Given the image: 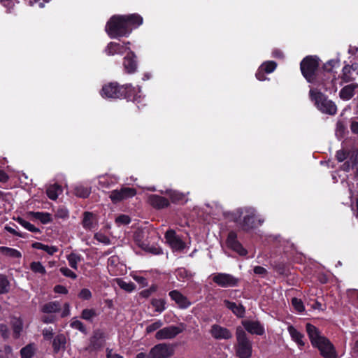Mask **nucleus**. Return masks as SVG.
Here are the masks:
<instances>
[{
    "mask_svg": "<svg viewBox=\"0 0 358 358\" xmlns=\"http://www.w3.org/2000/svg\"><path fill=\"white\" fill-rule=\"evenodd\" d=\"M254 273L257 275H264L266 273V270L262 266H257L254 268Z\"/></svg>",
    "mask_w": 358,
    "mask_h": 358,
    "instance_id": "nucleus-61",
    "label": "nucleus"
},
{
    "mask_svg": "<svg viewBox=\"0 0 358 358\" xmlns=\"http://www.w3.org/2000/svg\"><path fill=\"white\" fill-rule=\"evenodd\" d=\"M350 130L353 134L358 135V120H352L351 124H350Z\"/></svg>",
    "mask_w": 358,
    "mask_h": 358,
    "instance_id": "nucleus-60",
    "label": "nucleus"
},
{
    "mask_svg": "<svg viewBox=\"0 0 358 358\" xmlns=\"http://www.w3.org/2000/svg\"><path fill=\"white\" fill-rule=\"evenodd\" d=\"M10 283L5 276H0V294H4L9 291Z\"/></svg>",
    "mask_w": 358,
    "mask_h": 358,
    "instance_id": "nucleus-46",
    "label": "nucleus"
},
{
    "mask_svg": "<svg viewBox=\"0 0 358 358\" xmlns=\"http://www.w3.org/2000/svg\"><path fill=\"white\" fill-rule=\"evenodd\" d=\"M143 23V17L138 14L113 15L106 25V31L111 38L128 36L133 29Z\"/></svg>",
    "mask_w": 358,
    "mask_h": 358,
    "instance_id": "nucleus-1",
    "label": "nucleus"
},
{
    "mask_svg": "<svg viewBox=\"0 0 358 358\" xmlns=\"http://www.w3.org/2000/svg\"><path fill=\"white\" fill-rule=\"evenodd\" d=\"M66 259L69 262V266L72 268L77 270L78 264L82 261L83 258L80 255L75 252H71L66 256Z\"/></svg>",
    "mask_w": 358,
    "mask_h": 358,
    "instance_id": "nucleus-32",
    "label": "nucleus"
},
{
    "mask_svg": "<svg viewBox=\"0 0 358 358\" xmlns=\"http://www.w3.org/2000/svg\"><path fill=\"white\" fill-rule=\"evenodd\" d=\"M0 252L6 257L13 259H20L22 257V253L15 248L1 246Z\"/></svg>",
    "mask_w": 358,
    "mask_h": 358,
    "instance_id": "nucleus-28",
    "label": "nucleus"
},
{
    "mask_svg": "<svg viewBox=\"0 0 358 358\" xmlns=\"http://www.w3.org/2000/svg\"><path fill=\"white\" fill-rule=\"evenodd\" d=\"M210 334L217 340H228L232 337V334L228 329L216 324L211 326Z\"/></svg>",
    "mask_w": 358,
    "mask_h": 358,
    "instance_id": "nucleus-16",
    "label": "nucleus"
},
{
    "mask_svg": "<svg viewBox=\"0 0 358 358\" xmlns=\"http://www.w3.org/2000/svg\"><path fill=\"white\" fill-rule=\"evenodd\" d=\"M162 194H166L169 196L171 200L173 203L182 202L185 201V195L183 193L179 192L176 190L167 189L164 192L161 190Z\"/></svg>",
    "mask_w": 358,
    "mask_h": 358,
    "instance_id": "nucleus-27",
    "label": "nucleus"
},
{
    "mask_svg": "<svg viewBox=\"0 0 358 358\" xmlns=\"http://www.w3.org/2000/svg\"><path fill=\"white\" fill-rule=\"evenodd\" d=\"M152 305L157 312H162L165 309V302L162 299H155L152 300Z\"/></svg>",
    "mask_w": 358,
    "mask_h": 358,
    "instance_id": "nucleus-47",
    "label": "nucleus"
},
{
    "mask_svg": "<svg viewBox=\"0 0 358 358\" xmlns=\"http://www.w3.org/2000/svg\"><path fill=\"white\" fill-rule=\"evenodd\" d=\"M101 96L105 99H128L136 104L141 103L144 97L140 87L137 88L131 84L120 86L117 83H110L103 86Z\"/></svg>",
    "mask_w": 358,
    "mask_h": 358,
    "instance_id": "nucleus-2",
    "label": "nucleus"
},
{
    "mask_svg": "<svg viewBox=\"0 0 358 358\" xmlns=\"http://www.w3.org/2000/svg\"><path fill=\"white\" fill-rule=\"evenodd\" d=\"M94 238L100 243L105 245L110 244V239L103 234L96 233L94 234Z\"/></svg>",
    "mask_w": 358,
    "mask_h": 358,
    "instance_id": "nucleus-53",
    "label": "nucleus"
},
{
    "mask_svg": "<svg viewBox=\"0 0 358 358\" xmlns=\"http://www.w3.org/2000/svg\"><path fill=\"white\" fill-rule=\"evenodd\" d=\"M59 271L62 273L63 275L65 277L69 278L71 279L75 280L77 278V275L70 268L66 266H63L59 268Z\"/></svg>",
    "mask_w": 358,
    "mask_h": 358,
    "instance_id": "nucleus-48",
    "label": "nucleus"
},
{
    "mask_svg": "<svg viewBox=\"0 0 358 358\" xmlns=\"http://www.w3.org/2000/svg\"><path fill=\"white\" fill-rule=\"evenodd\" d=\"M318 66V59L315 57H306L301 62V73L308 83L314 80Z\"/></svg>",
    "mask_w": 358,
    "mask_h": 358,
    "instance_id": "nucleus-8",
    "label": "nucleus"
},
{
    "mask_svg": "<svg viewBox=\"0 0 358 358\" xmlns=\"http://www.w3.org/2000/svg\"><path fill=\"white\" fill-rule=\"evenodd\" d=\"M83 226L87 229H92L94 228V217L92 213L89 212H85L84 213Z\"/></svg>",
    "mask_w": 358,
    "mask_h": 358,
    "instance_id": "nucleus-35",
    "label": "nucleus"
},
{
    "mask_svg": "<svg viewBox=\"0 0 358 358\" xmlns=\"http://www.w3.org/2000/svg\"><path fill=\"white\" fill-rule=\"evenodd\" d=\"M287 331L292 339L297 343L299 348L304 346L305 343L303 341V335L301 333L292 325L288 326Z\"/></svg>",
    "mask_w": 358,
    "mask_h": 358,
    "instance_id": "nucleus-24",
    "label": "nucleus"
},
{
    "mask_svg": "<svg viewBox=\"0 0 358 358\" xmlns=\"http://www.w3.org/2000/svg\"><path fill=\"white\" fill-rule=\"evenodd\" d=\"M18 223L22 225L24 228L27 229L29 231L31 232H38L39 229L36 228L34 225L29 222L28 221L22 219V218H18L17 220Z\"/></svg>",
    "mask_w": 358,
    "mask_h": 358,
    "instance_id": "nucleus-42",
    "label": "nucleus"
},
{
    "mask_svg": "<svg viewBox=\"0 0 358 358\" xmlns=\"http://www.w3.org/2000/svg\"><path fill=\"white\" fill-rule=\"evenodd\" d=\"M119 263V258L117 256H111L108 259V267L110 271L115 272L112 268L115 267Z\"/></svg>",
    "mask_w": 358,
    "mask_h": 358,
    "instance_id": "nucleus-50",
    "label": "nucleus"
},
{
    "mask_svg": "<svg viewBox=\"0 0 358 358\" xmlns=\"http://www.w3.org/2000/svg\"><path fill=\"white\" fill-rule=\"evenodd\" d=\"M131 276L141 287H146L148 285V280L143 276L138 275L136 273H131Z\"/></svg>",
    "mask_w": 358,
    "mask_h": 358,
    "instance_id": "nucleus-49",
    "label": "nucleus"
},
{
    "mask_svg": "<svg viewBox=\"0 0 358 358\" xmlns=\"http://www.w3.org/2000/svg\"><path fill=\"white\" fill-rule=\"evenodd\" d=\"M306 331L313 347L317 348L324 358H337L336 350L330 341L322 336L319 330L308 323Z\"/></svg>",
    "mask_w": 358,
    "mask_h": 358,
    "instance_id": "nucleus-3",
    "label": "nucleus"
},
{
    "mask_svg": "<svg viewBox=\"0 0 358 358\" xmlns=\"http://www.w3.org/2000/svg\"><path fill=\"white\" fill-rule=\"evenodd\" d=\"M148 199L150 205L157 209L166 208L169 206V201L166 198L156 194L150 195Z\"/></svg>",
    "mask_w": 358,
    "mask_h": 358,
    "instance_id": "nucleus-21",
    "label": "nucleus"
},
{
    "mask_svg": "<svg viewBox=\"0 0 358 358\" xmlns=\"http://www.w3.org/2000/svg\"><path fill=\"white\" fill-rule=\"evenodd\" d=\"M310 99L314 101L315 106L323 113L334 115L336 113V106L326 96L315 89H310L309 92Z\"/></svg>",
    "mask_w": 358,
    "mask_h": 358,
    "instance_id": "nucleus-5",
    "label": "nucleus"
},
{
    "mask_svg": "<svg viewBox=\"0 0 358 358\" xmlns=\"http://www.w3.org/2000/svg\"><path fill=\"white\" fill-rule=\"evenodd\" d=\"M129 42L123 43L122 44L115 42H110L106 47L105 52L109 56H112L115 54L122 55L127 50H130L129 47Z\"/></svg>",
    "mask_w": 358,
    "mask_h": 358,
    "instance_id": "nucleus-15",
    "label": "nucleus"
},
{
    "mask_svg": "<svg viewBox=\"0 0 358 358\" xmlns=\"http://www.w3.org/2000/svg\"><path fill=\"white\" fill-rule=\"evenodd\" d=\"M186 329L184 323H180L177 326L171 325L162 328L157 331L155 338L157 340L173 339Z\"/></svg>",
    "mask_w": 358,
    "mask_h": 358,
    "instance_id": "nucleus-9",
    "label": "nucleus"
},
{
    "mask_svg": "<svg viewBox=\"0 0 358 358\" xmlns=\"http://www.w3.org/2000/svg\"><path fill=\"white\" fill-rule=\"evenodd\" d=\"M165 238L174 251H181L185 248V243L176 234L173 230H168L165 234Z\"/></svg>",
    "mask_w": 358,
    "mask_h": 358,
    "instance_id": "nucleus-14",
    "label": "nucleus"
},
{
    "mask_svg": "<svg viewBox=\"0 0 358 358\" xmlns=\"http://www.w3.org/2000/svg\"><path fill=\"white\" fill-rule=\"evenodd\" d=\"M106 357L107 358H124L122 355L116 353L111 349L106 350Z\"/></svg>",
    "mask_w": 358,
    "mask_h": 358,
    "instance_id": "nucleus-58",
    "label": "nucleus"
},
{
    "mask_svg": "<svg viewBox=\"0 0 358 358\" xmlns=\"http://www.w3.org/2000/svg\"><path fill=\"white\" fill-rule=\"evenodd\" d=\"M74 193L77 196L85 198L90 195V190L82 185H77L74 188Z\"/></svg>",
    "mask_w": 358,
    "mask_h": 358,
    "instance_id": "nucleus-40",
    "label": "nucleus"
},
{
    "mask_svg": "<svg viewBox=\"0 0 358 358\" xmlns=\"http://www.w3.org/2000/svg\"><path fill=\"white\" fill-rule=\"evenodd\" d=\"M66 338L63 334L56 336L52 341V347L55 352L64 350L66 348Z\"/></svg>",
    "mask_w": 358,
    "mask_h": 358,
    "instance_id": "nucleus-25",
    "label": "nucleus"
},
{
    "mask_svg": "<svg viewBox=\"0 0 358 358\" xmlns=\"http://www.w3.org/2000/svg\"><path fill=\"white\" fill-rule=\"evenodd\" d=\"M352 71L350 69V65H345L343 68V73L341 78L345 83H348L354 79L352 76Z\"/></svg>",
    "mask_w": 358,
    "mask_h": 358,
    "instance_id": "nucleus-41",
    "label": "nucleus"
},
{
    "mask_svg": "<svg viewBox=\"0 0 358 358\" xmlns=\"http://www.w3.org/2000/svg\"><path fill=\"white\" fill-rule=\"evenodd\" d=\"M117 179L108 175L101 176L99 177V185L102 188H109L115 184Z\"/></svg>",
    "mask_w": 358,
    "mask_h": 358,
    "instance_id": "nucleus-29",
    "label": "nucleus"
},
{
    "mask_svg": "<svg viewBox=\"0 0 358 358\" xmlns=\"http://www.w3.org/2000/svg\"><path fill=\"white\" fill-rule=\"evenodd\" d=\"M5 229L8 231L9 233L13 234V235H15V236H20V237H22L24 238V236H23L22 234L17 232L15 229H13V227H8L6 226L5 227Z\"/></svg>",
    "mask_w": 358,
    "mask_h": 358,
    "instance_id": "nucleus-64",
    "label": "nucleus"
},
{
    "mask_svg": "<svg viewBox=\"0 0 358 358\" xmlns=\"http://www.w3.org/2000/svg\"><path fill=\"white\" fill-rule=\"evenodd\" d=\"M52 334H53L52 329L50 328L45 329L43 331V335L45 339H50L52 336Z\"/></svg>",
    "mask_w": 358,
    "mask_h": 358,
    "instance_id": "nucleus-63",
    "label": "nucleus"
},
{
    "mask_svg": "<svg viewBox=\"0 0 358 358\" xmlns=\"http://www.w3.org/2000/svg\"><path fill=\"white\" fill-rule=\"evenodd\" d=\"M117 285L127 292H131L136 288L135 285L132 282H127L121 278L115 279Z\"/></svg>",
    "mask_w": 358,
    "mask_h": 358,
    "instance_id": "nucleus-34",
    "label": "nucleus"
},
{
    "mask_svg": "<svg viewBox=\"0 0 358 358\" xmlns=\"http://www.w3.org/2000/svg\"><path fill=\"white\" fill-rule=\"evenodd\" d=\"M213 281L222 287H234L238 283L236 278L226 273H217L212 275Z\"/></svg>",
    "mask_w": 358,
    "mask_h": 358,
    "instance_id": "nucleus-10",
    "label": "nucleus"
},
{
    "mask_svg": "<svg viewBox=\"0 0 358 358\" xmlns=\"http://www.w3.org/2000/svg\"><path fill=\"white\" fill-rule=\"evenodd\" d=\"M35 347L33 344L27 345L20 350L22 358H31L35 352Z\"/></svg>",
    "mask_w": 358,
    "mask_h": 358,
    "instance_id": "nucleus-37",
    "label": "nucleus"
},
{
    "mask_svg": "<svg viewBox=\"0 0 358 358\" xmlns=\"http://www.w3.org/2000/svg\"><path fill=\"white\" fill-rule=\"evenodd\" d=\"M97 315L95 310L94 309H84L82 311L81 317L83 320L90 321L93 317Z\"/></svg>",
    "mask_w": 358,
    "mask_h": 358,
    "instance_id": "nucleus-44",
    "label": "nucleus"
},
{
    "mask_svg": "<svg viewBox=\"0 0 358 358\" xmlns=\"http://www.w3.org/2000/svg\"><path fill=\"white\" fill-rule=\"evenodd\" d=\"M70 326L75 329L79 330L80 332L86 334V328L84 326L83 323L81 322L80 320H78L75 318L72 320L71 322Z\"/></svg>",
    "mask_w": 358,
    "mask_h": 358,
    "instance_id": "nucleus-45",
    "label": "nucleus"
},
{
    "mask_svg": "<svg viewBox=\"0 0 358 358\" xmlns=\"http://www.w3.org/2000/svg\"><path fill=\"white\" fill-rule=\"evenodd\" d=\"M292 303L297 311L302 312L304 310V306L301 300L294 298L292 299Z\"/></svg>",
    "mask_w": 358,
    "mask_h": 358,
    "instance_id": "nucleus-54",
    "label": "nucleus"
},
{
    "mask_svg": "<svg viewBox=\"0 0 358 358\" xmlns=\"http://www.w3.org/2000/svg\"><path fill=\"white\" fill-rule=\"evenodd\" d=\"M233 215L235 222L238 223L244 231L252 229L264 222V220L257 216L256 210L252 207L239 208Z\"/></svg>",
    "mask_w": 358,
    "mask_h": 358,
    "instance_id": "nucleus-4",
    "label": "nucleus"
},
{
    "mask_svg": "<svg viewBox=\"0 0 358 358\" xmlns=\"http://www.w3.org/2000/svg\"><path fill=\"white\" fill-rule=\"evenodd\" d=\"M224 304L237 317H243L244 316L245 310V308L241 304H236V303L229 301L228 300H224Z\"/></svg>",
    "mask_w": 358,
    "mask_h": 358,
    "instance_id": "nucleus-23",
    "label": "nucleus"
},
{
    "mask_svg": "<svg viewBox=\"0 0 358 358\" xmlns=\"http://www.w3.org/2000/svg\"><path fill=\"white\" fill-rule=\"evenodd\" d=\"M31 246L33 248L42 250L50 255H52L54 253L58 251V248L56 246H49L39 242L34 243Z\"/></svg>",
    "mask_w": 358,
    "mask_h": 358,
    "instance_id": "nucleus-33",
    "label": "nucleus"
},
{
    "mask_svg": "<svg viewBox=\"0 0 358 358\" xmlns=\"http://www.w3.org/2000/svg\"><path fill=\"white\" fill-rule=\"evenodd\" d=\"M358 87L356 84H350L345 86L340 91V97L343 100L350 99L355 94V90Z\"/></svg>",
    "mask_w": 358,
    "mask_h": 358,
    "instance_id": "nucleus-26",
    "label": "nucleus"
},
{
    "mask_svg": "<svg viewBox=\"0 0 358 358\" xmlns=\"http://www.w3.org/2000/svg\"><path fill=\"white\" fill-rule=\"evenodd\" d=\"M33 215L36 219L40 220L43 224H48L52 221V215L48 213L36 212Z\"/></svg>",
    "mask_w": 358,
    "mask_h": 358,
    "instance_id": "nucleus-36",
    "label": "nucleus"
},
{
    "mask_svg": "<svg viewBox=\"0 0 358 358\" xmlns=\"http://www.w3.org/2000/svg\"><path fill=\"white\" fill-rule=\"evenodd\" d=\"M336 157L339 162L346 160L342 169L347 172L354 169L358 163V152L355 150L341 149L336 152Z\"/></svg>",
    "mask_w": 358,
    "mask_h": 358,
    "instance_id": "nucleus-7",
    "label": "nucleus"
},
{
    "mask_svg": "<svg viewBox=\"0 0 358 358\" xmlns=\"http://www.w3.org/2000/svg\"><path fill=\"white\" fill-rule=\"evenodd\" d=\"M11 322L14 336L15 338H17L22 329V322L20 319L15 317L12 320Z\"/></svg>",
    "mask_w": 358,
    "mask_h": 358,
    "instance_id": "nucleus-38",
    "label": "nucleus"
},
{
    "mask_svg": "<svg viewBox=\"0 0 358 358\" xmlns=\"http://www.w3.org/2000/svg\"><path fill=\"white\" fill-rule=\"evenodd\" d=\"M339 66V61L338 59H331L328 61L324 66V68L327 71H331L333 68Z\"/></svg>",
    "mask_w": 358,
    "mask_h": 358,
    "instance_id": "nucleus-52",
    "label": "nucleus"
},
{
    "mask_svg": "<svg viewBox=\"0 0 358 358\" xmlns=\"http://www.w3.org/2000/svg\"><path fill=\"white\" fill-rule=\"evenodd\" d=\"M163 326V322L158 320L154 322L153 323L148 324L146 327L145 331L147 334H150L155 331L161 329L160 328Z\"/></svg>",
    "mask_w": 358,
    "mask_h": 358,
    "instance_id": "nucleus-43",
    "label": "nucleus"
},
{
    "mask_svg": "<svg viewBox=\"0 0 358 358\" xmlns=\"http://www.w3.org/2000/svg\"><path fill=\"white\" fill-rule=\"evenodd\" d=\"M227 246L234 252H237L239 255L245 256L247 255V250L242 246L241 243L237 239V234L234 231H230L228 234L226 240Z\"/></svg>",
    "mask_w": 358,
    "mask_h": 358,
    "instance_id": "nucleus-13",
    "label": "nucleus"
},
{
    "mask_svg": "<svg viewBox=\"0 0 358 358\" xmlns=\"http://www.w3.org/2000/svg\"><path fill=\"white\" fill-rule=\"evenodd\" d=\"M242 324L245 329L252 334L261 336L264 334V327L259 321L244 320L242 322Z\"/></svg>",
    "mask_w": 358,
    "mask_h": 358,
    "instance_id": "nucleus-17",
    "label": "nucleus"
},
{
    "mask_svg": "<svg viewBox=\"0 0 358 358\" xmlns=\"http://www.w3.org/2000/svg\"><path fill=\"white\" fill-rule=\"evenodd\" d=\"M236 355L239 358H250L252 355V343L241 327L236 329Z\"/></svg>",
    "mask_w": 358,
    "mask_h": 358,
    "instance_id": "nucleus-6",
    "label": "nucleus"
},
{
    "mask_svg": "<svg viewBox=\"0 0 358 358\" xmlns=\"http://www.w3.org/2000/svg\"><path fill=\"white\" fill-rule=\"evenodd\" d=\"M2 5L8 8V11L10 12V9L14 6V0H0Z\"/></svg>",
    "mask_w": 358,
    "mask_h": 358,
    "instance_id": "nucleus-59",
    "label": "nucleus"
},
{
    "mask_svg": "<svg viewBox=\"0 0 358 358\" xmlns=\"http://www.w3.org/2000/svg\"><path fill=\"white\" fill-rule=\"evenodd\" d=\"M134 239L138 245L144 250L148 251L154 255H159L162 253V250L156 245H149L148 243H144L140 238L139 233H136Z\"/></svg>",
    "mask_w": 358,
    "mask_h": 358,
    "instance_id": "nucleus-22",
    "label": "nucleus"
},
{
    "mask_svg": "<svg viewBox=\"0 0 358 358\" xmlns=\"http://www.w3.org/2000/svg\"><path fill=\"white\" fill-rule=\"evenodd\" d=\"M55 217L61 219H66L69 217V211L66 208H59L55 213Z\"/></svg>",
    "mask_w": 358,
    "mask_h": 358,
    "instance_id": "nucleus-51",
    "label": "nucleus"
},
{
    "mask_svg": "<svg viewBox=\"0 0 358 358\" xmlns=\"http://www.w3.org/2000/svg\"><path fill=\"white\" fill-rule=\"evenodd\" d=\"M169 296L171 299L181 308H187L191 304L187 298L178 290L171 291L169 292Z\"/></svg>",
    "mask_w": 358,
    "mask_h": 358,
    "instance_id": "nucleus-20",
    "label": "nucleus"
},
{
    "mask_svg": "<svg viewBox=\"0 0 358 358\" xmlns=\"http://www.w3.org/2000/svg\"><path fill=\"white\" fill-rule=\"evenodd\" d=\"M30 269L35 273H40L41 275H45L46 273L45 267L40 262H31L30 264Z\"/></svg>",
    "mask_w": 358,
    "mask_h": 358,
    "instance_id": "nucleus-39",
    "label": "nucleus"
},
{
    "mask_svg": "<svg viewBox=\"0 0 358 358\" xmlns=\"http://www.w3.org/2000/svg\"><path fill=\"white\" fill-rule=\"evenodd\" d=\"M62 192V188L57 184L50 185L46 190L47 195L51 200H56Z\"/></svg>",
    "mask_w": 358,
    "mask_h": 358,
    "instance_id": "nucleus-30",
    "label": "nucleus"
},
{
    "mask_svg": "<svg viewBox=\"0 0 358 358\" xmlns=\"http://www.w3.org/2000/svg\"><path fill=\"white\" fill-rule=\"evenodd\" d=\"M173 354V349L167 344L160 343L154 346L148 355V358H168Z\"/></svg>",
    "mask_w": 358,
    "mask_h": 358,
    "instance_id": "nucleus-12",
    "label": "nucleus"
},
{
    "mask_svg": "<svg viewBox=\"0 0 358 358\" xmlns=\"http://www.w3.org/2000/svg\"><path fill=\"white\" fill-rule=\"evenodd\" d=\"M276 66V63L273 61H268L263 63L256 73V78L261 81L265 80L266 78L264 76V72L271 73L275 69Z\"/></svg>",
    "mask_w": 358,
    "mask_h": 358,
    "instance_id": "nucleus-19",
    "label": "nucleus"
},
{
    "mask_svg": "<svg viewBox=\"0 0 358 358\" xmlns=\"http://www.w3.org/2000/svg\"><path fill=\"white\" fill-rule=\"evenodd\" d=\"M60 303L58 301H51L44 304L41 311L44 313H54L60 310Z\"/></svg>",
    "mask_w": 358,
    "mask_h": 358,
    "instance_id": "nucleus-31",
    "label": "nucleus"
},
{
    "mask_svg": "<svg viewBox=\"0 0 358 358\" xmlns=\"http://www.w3.org/2000/svg\"><path fill=\"white\" fill-rule=\"evenodd\" d=\"M117 223L122 224H127L130 222V218L129 216L122 215L118 216L115 220Z\"/></svg>",
    "mask_w": 358,
    "mask_h": 358,
    "instance_id": "nucleus-56",
    "label": "nucleus"
},
{
    "mask_svg": "<svg viewBox=\"0 0 358 358\" xmlns=\"http://www.w3.org/2000/svg\"><path fill=\"white\" fill-rule=\"evenodd\" d=\"M136 55L134 52L129 51L124 57L123 66L127 73H134L137 69V62L135 59Z\"/></svg>",
    "mask_w": 358,
    "mask_h": 358,
    "instance_id": "nucleus-18",
    "label": "nucleus"
},
{
    "mask_svg": "<svg viewBox=\"0 0 358 358\" xmlns=\"http://www.w3.org/2000/svg\"><path fill=\"white\" fill-rule=\"evenodd\" d=\"M79 298L83 300H88L92 297V293L90 289L87 288L82 289L78 294Z\"/></svg>",
    "mask_w": 358,
    "mask_h": 358,
    "instance_id": "nucleus-55",
    "label": "nucleus"
},
{
    "mask_svg": "<svg viewBox=\"0 0 358 358\" xmlns=\"http://www.w3.org/2000/svg\"><path fill=\"white\" fill-rule=\"evenodd\" d=\"M0 332L3 338H8V329L6 325L1 324L0 325Z\"/></svg>",
    "mask_w": 358,
    "mask_h": 358,
    "instance_id": "nucleus-62",
    "label": "nucleus"
},
{
    "mask_svg": "<svg viewBox=\"0 0 358 358\" xmlns=\"http://www.w3.org/2000/svg\"><path fill=\"white\" fill-rule=\"evenodd\" d=\"M54 292L58 294H66L68 289L63 285H57L54 287Z\"/></svg>",
    "mask_w": 358,
    "mask_h": 358,
    "instance_id": "nucleus-57",
    "label": "nucleus"
},
{
    "mask_svg": "<svg viewBox=\"0 0 358 358\" xmlns=\"http://www.w3.org/2000/svg\"><path fill=\"white\" fill-rule=\"evenodd\" d=\"M136 194L135 189L131 187H122L120 189H115L110 192L109 197L112 202L117 203L124 199L131 198Z\"/></svg>",
    "mask_w": 358,
    "mask_h": 358,
    "instance_id": "nucleus-11",
    "label": "nucleus"
}]
</instances>
